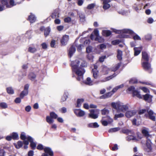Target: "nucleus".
Listing matches in <instances>:
<instances>
[{
  "instance_id": "obj_1",
  "label": "nucleus",
  "mask_w": 156,
  "mask_h": 156,
  "mask_svg": "<svg viewBox=\"0 0 156 156\" xmlns=\"http://www.w3.org/2000/svg\"><path fill=\"white\" fill-rule=\"evenodd\" d=\"M80 62L81 63V66L84 67L87 66V63L86 62L81 59L73 61L71 64L73 71L75 72L78 76L77 80L79 81H81L83 80L82 76L85 72L83 69L78 68V66L79 65V63Z\"/></svg>"
},
{
  "instance_id": "obj_2",
  "label": "nucleus",
  "mask_w": 156,
  "mask_h": 156,
  "mask_svg": "<svg viewBox=\"0 0 156 156\" xmlns=\"http://www.w3.org/2000/svg\"><path fill=\"white\" fill-rule=\"evenodd\" d=\"M111 105L112 108L117 110L119 112H125L129 109L128 104H124L120 101L112 102L111 104Z\"/></svg>"
},
{
  "instance_id": "obj_3",
  "label": "nucleus",
  "mask_w": 156,
  "mask_h": 156,
  "mask_svg": "<svg viewBox=\"0 0 156 156\" xmlns=\"http://www.w3.org/2000/svg\"><path fill=\"white\" fill-rule=\"evenodd\" d=\"M114 31L116 33L121 34L120 37L123 38H128L129 37V35H127L126 34H133L134 33L133 32L132 30L127 29H125L122 30L115 29Z\"/></svg>"
},
{
  "instance_id": "obj_4",
  "label": "nucleus",
  "mask_w": 156,
  "mask_h": 156,
  "mask_svg": "<svg viewBox=\"0 0 156 156\" xmlns=\"http://www.w3.org/2000/svg\"><path fill=\"white\" fill-rule=\"evenodd\" d=\"M93 33L95 35L96 37H93V34H92L90 35V38L92 40L98 41L100 43L104 42V39L99 36V31L97 29L94 30Z\"/></svg>"
},
{
  "instance_id": "obj_5",
  "label": "nucleus",
  "mask_w": 156,
  "mask_h": 156,
  "mask_svg": "<svg viewBox=\"0 0 156 156\" xmlns=\"http://www.w3.org/2000/svg\"><path fill=\"white\" fill-rule=\"evenodd\" d=\"M90 113L88 114V117L93 119H96L98 118L100 110L98 109H90Z\"/></svg>"
},
{
  "instance_id": "obj_6",
  "label": "nucleus",
  "mask_w": 156,
  "mask_h": 156,
  "mask_svg": "<svg viewBox=\"0 0 156 156\" xmlns=\"http://www.w3.org/2000/svg\"><path fill=\"white\" fill-rule=\"evenodd\" d=\"M101 121L103 125L106 126L108 123L112 122L113 120L109 116L103 117Z\"/></svg>"
},
{
  "instance_id": "obj_7",
  "label": "nucleus",
  "mask_w": 156,
  "mask_h": 156,
  "mask_svg": "<svg viewBox=\"0 0 156 156\" xmlns=\"http://www.w3.org/2000/svg\"><path fill=\"white\" fill-rule=\"evenodd\" d=\"M20 138L24 140L23 143L25 145H28L29 144V140H31V137L30 136H26L24 133H22L20 135Z\"/></svg>"
},
{
  "instance_id": "obj_8",
  "label": "nucleus",
  "mask_w": 156,
  "mask_h": 156,
  "mask_svg": "<svg viewBox=\"0 0 156 156\" xmlns=\"http://www.w3.org/2000/svg\"><path fill=\"white\" fill-rule=\"evenodd\" d=\"M142 66L144 69L147 71L151 72V65L147 62H144L142 63Z\"/></svg>"
},
{
  "instance_id": "obj_9",
  "label": "nucleus",
  "mask_w": 156,
  "mask_h": 156,
  "mask_svg": "<svg viewBox=\"0 0 156 156\" xmlns=\"http://www.w3.org/2000/svg\"><path fill=\"white\" fill-rule=\"evenodd\" d=\"M1 2L2 4L6 5V8H10L16 5L15 4L14 0H10L9 1V5L8 3L6 0H2Z\"/></svg>"
},
{
  "instance_id": "obj_10",
  "label": "nucleus",
  "mask_w": 156,
  "mask_h": 156,
  "mask_svg": "<svg viewBox=\"0 0 156 156\" xmlns=\"http://www.w3.org/2000/svg\"><path fill=\"white\" fill-rule=\"evenodd\" d=\"M73 112L77 117H82L85 115V112L80 109H74Z\"/></svg>"
},
{
  "instance_id": "obj_11",
  "label": "nucleus",
  "mask_w": 156,
  "mask_h": 156,
  "mask_svg": "<svg viewBox=\"0 0 156 156\" xmlns=\"http://www.w3.org/2000/svg\"><path fill=\"white\" fill-rule=\"evenodd\" d=\"M69 40V36L68 35H65L63 36L61 40V43L62 45H65L67 43Z\"/></svg>"
},
{
  "instance_id": "obj_12",
  "label": "nucleus",
  "mask_w": 156,
  "mask_h": 156,
  "mask_svg": "<svg viewBox=\"0 0 156 156\" xmlns=\"http://www.w3.org/2000/svg\"><path fill=\"white\" fill-rule=\"evenodd\" d=\"M148 115L145 114V115L146 117H149L150 119H151L153 121L155 120V117L153 115L154 114V112L152 111L151 110H148L147 111Z\"/></svg>"
},
{
  "instance_id": "obj_13",
  "label": "nucleus",
  "mask_w": 156,
  "mask_h": 156,
  "mask_svg": "<svg viewBox=\"0 0 156 156\" xmlns=\"http://www.w3.org/2000/svg\"><path fill=\"white\" fill-rule=\"evenodd\" d=\"M136 113V110H133L127 111L125 114L127 118H130L135 115Z\"/></svg>"
},
{
  "instance_id": "obj_14",
  "label": "nucleus",
  "mask_w": 156,
  "mask_h": 156,
  "mask_svg": "<svg viewBox=\"0 0 156 156\" xmlns=\"http://www.w3.org/2000/svg\"><path fill=\"white\" fill-rule=\"evenodd\" d=\"M149 57L147 53L145 52H142V60L148 62Z\"/></svg>"
},
{
  "instance_id": "obj_15",
  "label": "nucleus",
  "mask_w": 156,
  "mask_h": 156,
  "mask_svg": "<svg viewBox=\"0 0 156 156\" xmlns=\"http://www.w3.org/2000/svg\"><path fill=\"white\" fill-rule=\"evenodd\" d=\"M84 83L86 84L89 85H92L94 84L93 82L91 80V78L90 77H87L86 80L84 82Z\"/></svg>"
},
{
  "instance_id": "obj_16",
  "label": "nucleus",
  "mask_w": 156,
  "mask_h": 156,
  "mask_svg": "<svg viewBox=\"0 0 156 156\" xmlns=\"http://www.w3.org/2000/svg\"><path fill=\"white\" fill-rule=\"evenodd\" d=\"M75 51L76 49L73 46H72L70 48L69 51V55L70 57H71L72 56Z\"/></svg>"
},
{
  "instance_id": "obj_17",
  "label": "nucleus",
  "mask_w": 156,
  "mask_h": 156,
  "mask_svg": "<svg viewBox=\"0 0 156 156\" xmlns=\"http://www.w3.org/2000/svg\"><path fill=\"white\" fill-rule=\"evenodd\" d=\"M44 150L45 153L48 154L49 155H53V152L50 148L46 147L44 149Z\"/></svg>"
},
{
  "instance_id": "obj_18",
  "label": "nucleus",
  "mask_w": 156,
  "mask_h": 156,
  "mask_svg": "<svg viewBox=\"0 0 156 156\" xmlns=\"http://www.w3.org/2000/svg\"><path fill=\"white\" fill-rule=\"evenodd\" d=\"M144 99L145 101H147L148 102L151 101L152 96L148 94H147L143 96Z\"/></svg>"
},
{
  "instance_id": "obj_19",
  "label": "nucleus",
  "mask_w": 156,
  "mask_h": 156,
  "mask_svg": "<svg viewBox=\"0 0 156 156\" xmlns=\"http://www.w3.org/2000/svg\"><path fill=\"white\" fill-rule=\"evenodd\" d=\"M92 73L95 79L97 78L99 76V73L97 69H92Z\"/></svg>"
},
{
  "instance_id": "obj_20",
  "label": "nucleus",
  "mask_w": 156,
  "mask_h": 156,
  "mask_svg": "<svg viewBox=\"0 0 156 156\" xmlns=\"http://www.w3.org/2000/svg\"><path fill=\"white\" fill-rule=\"evenodd\" d=\"M28 19L31 23H33L36 20V17L34 15L32 14L29 16Z\"/></svg>"
},
{
  "instance_id": "obj_21",
  "label": "nucleus",
  "mask_w": 156,
  "mask_h": 156,
  "mask_svg": "<svg viewBox=\"0 0 156 156\" xmlns=\"http://www.w3.org/2000/svg\"><path fill=\"white\" fill-rule=\"evenodd\" d=\"M108 71H110V70L106 67L105 66L103 67L101 72L102 73V74L105 75L108 73Z\"/></svg>"
},
{
  "instance_id": "obj_22",
  "label": "nucleus",
  "mask_w": 156,
  "mask_h": 156,
  "mask_svg": "<svg viewBox=\"0 0 156 156\" xmlns=\"http://www.w3.org/2000/svg\"><path fill=\"white\" fill-rule=\"evenodd\" d=\"M149 129L146 128H144L142 129V132L143 134L145 136H148L149 135Z\"/></svg>"
},
{
  "instance_id": "obj_23",
  "label": "nucleus",
  "mask_w": 156,
  "mask_h": 156,
  "mask_svg": "<svg viewBox=\"0 0 156 156\" xmlns=\"http://www.w3.org/2000/svg\"><path fill=\"white\" fill-rule=\"evenodd\" d=\"M146 145L148 148L147 151L149 152L151 149V140L149 139H147V141Z\"/></svg>"
},
{
  "instance_id": "obj_24",
  "label": "nucleus",
  "mask_w": 156,
  "mask_h": 156,
  "mask_svg": "<svg viewBox=\"0 0 156 156\" xmlns=\"http://www.w3.org/2000/svg\"><path fill=\"white\" fill-rule=\"evenodd\" d=\"M117 58L119 60H121L122 58V51H121L118 49L117 51Z\"/></svg>"
},
{
  "instance_id": "obj_25",
  "label": "nucleus",
  "mask_w": 156,
  "mask_h": 156,
  "mask_svg": "<svg viewBox=\"0 0 156 156\" xmlns=\"http://www.w3.org/2000/svg\"><path fill=\"white\" fill-rule=\"evenodd\" d=\"M84 101V99H79L77 100V103L76 105V107L77 108H80L81 107L82 104Z\"/></svg>"
},
{
  "instance_id": "obj_26",
  "label": "nucleus",
  "mask_w": 156,
  "mask_h": 156,
  "mask_svg": "<svg viewBox=\"0 0 156 156\" xmlns=\"http://www.w3.org/2000/svg\"><path fill=\"white\" fill-rule=\"evenodd\" d=\"M14 144L17 149H19L22 147L23 143L22 141H19L17 144L14 143Z\"/></svg>"
},
{
  "instance_id": "obj_27",
  "label": "nucleus",
  "mask_w": 156,
  "mask_h": 156,
  "mask_svg": "<svg viewBox=\"0 0 156 156\" xmlns=\"http://www.w3.org/2000/svg\"><path fill=\"white\" fill-rule=\"evenodd\" d=\"M134 55L136 56L138 55L140 53L141 50V48L140 47L135 48H134Z\"/></svg>"
},
{
  "instance_id": "obj_28",
  "label": "nucleus",
  "mask_w": 156,
  "mask_h": 156,
  "mask_svg": "<svg viewBox=\"0 0 156 156\" xmlns=\"http://www.w3.org/2000/svg\"><path fill=\"white\" fill-rule=\"evenodd\" d=\"M102 35L105 36H108L111 34V32L108 30H103L102 31Z\"/></svg>"
},
{
  "instance_id": "obj_29",
  "label": "nucleus",
  "mask_w": 156,
  "mask_h": 156,
  "mask_svg": "<svg viewBox=\"0 0 156 156\" xmlns=\"http://www.w3.org/2000/svg\"><path fill=\"white\" fill-rule=\"evenodd\" d=\"M133 94V96H136L138 98H142L140 93L136 90L134 91Z\"/></svg>"
},
{
  "instance_id": "obj_30",
  "label": "nucleus",
  "mask_w": 156,
  "mask_h": 156,
  "mask_svg": "<svg viewBox=\"0 0 156 156\" xmlns=\"http://www.w3.org/2000/svg\"><path fill=\"white\" fill-rule=\"evenodd\" d=\"M46 122L49 124L52 123L54 121L53 118L49 116H48L46 117Z\"/></svg>"
},
{
  "instance_id": "obj_31",
  "label": "nucleus",
  "mask_w": 156,
  "mask_h": 156,
  "mask_svg": "<svg viewBox=\"0 0 156 156\" xmlns=\"http://www.w3.org/2000/svg\"><path fill=\"white\" fill-rule=\"evenodd\" d=\"M28 94V90H24L21 93L20 97L21 98H23L25 96H26Z\"/></svg>"
},
{
  "instance_id": "obj_32",
  "label": "nucleus",
  "mask_w": 156,
  "mask_h": 156,
  "mask_svg": "<svg viewBox=\"0 0 156 156\" xmlns=\"http://www.w3.org/2000/svg\"><path fill=\"white\" fill-rule=\"evenodd\" d=\"M101 112L102 115H107L109 113V110L106 108H105L101 110Z\"/></svg>"
},
{
  "instance_id": "obj_33",
  "label": "nucleus",
  "mask_w": 156,
  "mask_h": 156,
  "mask_svg": "<svg viewBox=\"0 0 156 156\" xmlns=\"http://www.w3.org/2000/svg\"><path fill=\"white\" fill-rule=\"evenodd\" d=\"M126 140L128 141H129L131 140H133L135 141H137L138 140L133 135H129L126 137Z\"/></svg>"
},
{
  "instance_id": "obj_34",
  "label": "nucleus",
  "mask_w": 156,
  "mask_h": 156,
  "mask_svg": "<svg viewBox=\"0 0 156 156\" xmlns=\"http://www.w3.org/2000/svg\"><path fill=\"white\" fill-rule=\"evenodd\" d=\"M51 31L50 28L49 27H48L45 29L44 35L46 36H48Z\"/></svg>"
},
{
  "instance_id": "obj_35",
  "label": "nucleus",
  "mask_w": 156,
  "mask_h": 156,
  "mask_svg": "<svg viewBox=\"0 0 156 156\" xmlns=\"http://www.w3.org/2000/svg\"><path fill=\"white\" fill-rule=\"evenodd\" d=\"M6 91L7 93L10 94H13L14 93V90L11 87L7 88Z\"/></svg>"
},
{
  "instance_id": "obj_36",
  "label": "nucleus",
  "mask_w": 156,
  "mask_h": 156,
  "mask_svg": "<svg viewBox=\"0 0 156 156\" xmlns=\"http://www.w3.org/2000/svg\"><path fill=\"white\" fill-rule=\"evenodd\" d=\"M12 138L14 140L18 139L19 136L17 133H13L11 134Z\"/></svg>"
},
{
  "instance_id": "obj_37",
  "label": "nucleus",
  "mask_w": 156,
  "mask_h": 156,
  "mask_svg": "<svg viewBox=\"0 0 156 156\" xmlns=\"http://www.w3.org/2000/svg\"><path fill=\"white\" fill-rule=\"evenodd\" d=\"M28 141H29L30 143V146L31 148L32 149L35 148L36 147V144L33 142V138L31 137V140H29Z\"/></svg>"
},
{
  "instance_id": "obj_38",
  "label": "nucleus",
  "mask_w": 156,
  "mask_h": 156,
  "mask_svg": "<svg viewBox=\"0 0 156 156\" xmlns=\"http://www.w3.org/2000/svg\"><path fill=\"white\" fill-rule=\"evenodd\" d=\"M124 114L122 113H120L119 114H116L115 115L114 119H116L118 118H121L124 117Z\"/></svg>"
},
{
  "instance_id": "obj_39",
  "label": "nucleus",
  "mask_w": 156,
  "mask_h": 156,
  "mask_svg": "<svg viewBox=\"0 0 156 156\" xmlns=\"http://www.w3.org/2000/svg\"><path fill=\"white\" fill-rule=\"evenodd\" d=\"M28 51L29 52L31 53H34L37 51V49L35 47H30L28 49Z\"/></svg>"
},
{
  "instance_id": "obj_40",
  "label": "nucleus",
  "mask_w": 156,
  "mask_h": 156,
  "mask_svg": "<svg viewBox=\"0 0 156 156\" xmlns=\"http://www.w3.org/2000/svg\"><path fill=\"white\" fill-rule=\"evenodd\" d=\"M35 75L33 73H31L29 76V78L32 80H33L36 78Z\"/></svg>"
},
{
  "instance_id": "obj_41",
  "label": "nucleus",
  "mask_w": 156,
  "mask_h": 156,
  "mask_svg": "<svg viewBox=\"0 0 156 156\" xmlns=\"http://www.w3.org/2000/svg\"><path fill=\"white\" fill-rule=\"evenodd\" d=\"M103 4V8L105 9H107L110 7V5L108 3H105V1Z\"/></svg>"
},
{
  "instance_id": "obj_42",
  "label": "nucleus",
  "mask_w": 156,
  "mask_h": 156,
  "mask_svg": "<svg viewBox=\"0 0 156 156\" xmlns=\"http://www.w3.org/2000/svg\"><path fill=\"white\" fill-rule=\"evenodd\" d=\"M129 82L130 83L133 84L138 83V81L136 78H132L130 80Z\"/></svg>"
},
{
  "instance_id": "obj_43",
  "label": "nucleus",
  "mask_w": 156,
  "mask_h": 156,
  "mask_svg": "<svg viewBox=\"0 0 156 156\" xmlns=\"http://www.w3.org/2000/svg\"><path fill=\"white\" fill-rule=\"evenodd\" d=\"M50 117L53 119H56L57 117V115L54 112H51L50 113Z\"/></svg>"
},
{
  "instance_id": "obj_44",
  "label": "nucleus",
  "mask_w": 156,
  "mask_h": 156,
  "mask_svg": "<svg viewBox=\"0 0 156 156\" xmlns=\"http://www.w3.org/2000/svg\"><path fill=\"white\" fill-rule=\"evenodd\" d=\"M0 107L3 108H7V105L6 103L5 102L1 103L0 104Z\"/></svg>"
},
{
  "instance_id": "obj_45",
  "label": "nucleus",
  "mask_w": 156,
  "mask_h": 156,
  "mask_svg": "<svg viewBox=\"0 0 156 156\" xmlns=\"http://www.w3.org/2000/svg\"><path fill=\"white\" fill-rule=\"evenodd\" d=\"M120 128L119 127H117L115 128H112V129H111L109 130V132H115L116 131H117L119 130H120Z\"/></svg>"
},
{
  "instance_id": "obj_46",
  "label": "nucleus",
  "mask_w": 156,
  "mask_h": 156,
  "mask_svg": "<svg viewBox=\"0 0 156 156\" xmlns=\"http://www.w3.org/2000/svg\"><path fill=\"white\" fill-rule=\"evenodd\" d=\"M95 5V3H92L90 4H89L87 6V9H91L93 8H94Z\"/></svg>"
},
{
  "instance_id": "obj_47",
  "label": "nucleus",
  "mask_w": 156,
  "mask_h": 156,
  "mask_svg": "<svg viewBox=\"0 0 156 156\" xmlns=\"http://www.w3.org/2000/svg\"><path fill=\"white\" fill-rule=\"evenodd\" d=\"M120 41L118 40H116L114 41H113L112 42V44L114 45H115L119 44Z\"/></svg>"
},
{
  "instance_id": "obj_48",
  "label": "nucleus",
  "mask_w": 156,
  "mask_h": 156,
  "mask_svg": "<svg viewBox=\"0 0 156 156\" xmlns=\"http://www.w3.org/2000/svg\"><path fill=\"white\" fill-rule=\"evenodd\" d=\"M56 43V41L54 40H52L51 42L50 43V45L51 47L52 48H55V44Z\"/></svg>"
},
{
  "instance_id": "obj_49",
  "label": "nucleus",
  "mask_w": 156,
  "mask_h": 156,
  "mask_svg": "<svg viewBox=\"0 0 156 156\" xmlns=\"http://www.w3.org/2000/svg\"><path fill=\"white\" fill-rule=\"evenodd\" d=\"M114 93L112 92V91L109 92L108 93H107L105 94L107 98H108L109 97H111Z\"/></svg>"
},
{
  "instance_id": "obj_50",
  "label": "nucleus",
  "mask_w": 156,
  "mask_h": 156,
  "mask_svg": "<svg viewBox=\"0 0 156 156\" xmlns=\"http://www.w3.org/2000/svg\"><path fill=\"white\" fill-rule=\"evenodd\" d=\"M41 46L43 49H45L47 48L48 44L44 42L41 44Z\"/></svg>"
},
{
  "instance_id": "obj_51",
  "label": "nucleus",
  "mask_w": 156,
  "mask_h": 156,
  "mask_svg": "<svg viewBox=\"0 0 156 156\" xmlns=\"http://www.w3.org/2000/svg\"><path fill=\"white\" fill-rule=\"evenodd\" d=\"M58 13L57 12H54L51 15L52 18L53 19H54L57 17H58Z\"/></svg>"
},
{
  "instance_id": "obj_52",
  "label": "nucleus",
  "mask_w": 156,
  "mask_h": 156,
  "mask_svg": "<svg viewBox=\"0 0 156 156\" xmlns=\"http://www.w3.org/2000/svg\"><path fill=\"white\" fill-rule=\"evenodd\" d=\"M92 50V47L90 46H89L86 48V51L87 53H89L91 52Z\"/></svg>"
},
{
  "instance_id": "obj_53",
  "label": "nucleus",
  "mask_w": 156,
  "mask_h": 156,
  "mask_svg": "<svg viewBox=\"0 0 156 156\" xmlns=\"http://www.w3.org/2000/svg\"><path fill=\"white\" fill-rule=\"evenodd\" d=\"M140 88L145 93H148L149 92V90L145 87H140Z\"/></svg>"
},
{
  "instance_id": "obj_54",
  "label": "nucleus",
  "mask_w": 156,
  "mask_h": 156,
  "mask_svg": "<svg viewBox=\"0 0 156 156\" xmlns=\"http://www.w3.org/2000/svg\"><path fill=\"white\" fill-rule=\"evenodd\" d=\"M64 28V27L63 26H58L57 27V29L59 31H61Z\"/></svg>"
},
{
  "instance_id": "obj_55",
  "label": "nucleus",
  "mask_w": 156,
  "mask_h": 156,
  "mask_svg": "<svg viewBox=\"0 0 156 156\" xmlns=\"http://www.w3.org/2000/svg\"><path fill=\"white\" fill-rule=\"evenodd\" d=\"M133 38L135 40H140V37L137 34H135L133 36Z\"/></svg>"
},
{
  "instance_id": "obj_56",
  "label": "nucleus",
  "mask_w": 156,
  "mask_h": 156,
  "mask_svg": "<svg viewBox=\"0 0 156 156\" xmlns=\"http://www.w3.org/2000/svg\"><path fill=\"white\" fill-rule=\"evenodd\" d=\"M64 21L66 23H69L71 21V19L70 17H67L64 19Z\"/></svg>"
},
{
  "instance_id": "obj_57",
  "label": "nucleus",
  "mask_w": 156,
  "mask_h": 156,
  "mask_svg": "<svg viewBox=\"0 0 156 156\" xmlns=\"http://www.w3.org/2000/svg\"><path fill=\"white\" fill-rule=\"evenodd\" d=\"M145 38L147 40H150L151 39V35L150 34H148L145 36Z\"/></svg>"
},
{
  "instance_id": "obj_58",
  "label": "nucleus",
  "mask_w": 156,
  "mask_h": 156,
  "mask_svg": "<svg viewBox=\"0 0 156 156\" xmlns=\"http://www.w3.org/2000/svg\"><path fill=\"white\" fill-rule=\"evenodd\" d=\"M37 149L39 150H42L44 149L43 146L41 144H39L37 147Z\"/></svg>"
},
{
  "instance_id": "obj_59",
  "label": "nucleus",
  "mask_w": 156,
  "mask_h": 156,
  "mask_svg": "<svg viewBox=\"0 0 156 156\" xmlns=\"http://www.w3.org/2000/svg\"><path fill=\"white\" fill-rule=\"evenodd\" d=\"M2 5H0V11H1L5 9L6 8L5 7V6L6 5L2 4Z\"/></svg>"
},
{
  "instance_id": "obj_60",
  "label": "nucleus",
  "mask_w": 156,
  "mask_h": 156,
  "mask_svg": "<svg viewBox=\"0 0 156 156\" xmlns=\"http://www.w3.org/2000/svg\"><path fill=\"white\" fill-rule=\"evenodd\" d=\"M128 90L129 91L132 92L133 93L134 91L135 90V88L133 86H131L129 87L128 88Z\"/></svg>"
},
{
  "instance_id": "obj_61",
  "label": "nucleus",
  "mask_w": 156,
  "mask_h": 156,
  "mask_svg": "<svg viewBox=\"0 0 156 156\" xmlns=\"http://www.w3.org/2000/svg\"><path fill=\"white\" fill-rule=\"evenodd\" d=\"M99 47L102 50L106 48V46L104 44H103L100 45Z\"/></svg>"
},
{
  "instance_id": "obj_62",
  "label": "nucleus",
  "mask_w": 156,
  "mask_h": 156,
  "mask_svg": "<svg viewBox=\"0 0 156 156\" xmlns=\"http://www.w3.org/2000/svg\"><path fill=\"white\" fill-rule=\"evenodd\" d=\"M106 58V56H104L100 57L99 58V61L101 62H103L104 59Z\"/></svg>"
},
{
  "instance_id": "obj_63",
  "label": "nucleus",
  "mask_w": 156,
  "mask_h": 156,
  "mask_svg": "<svg viewBox=\"0 0 156 156\" xmlns=\"http://www.w3.org/2000/svg\"><path fill=\"white\" fill-rule=\"evenodd\" d=\"M5 153V152L3 150L0 149V156H4Z\"/></svg>"
},
{
  "instance_id": "obj_64",
  "label": "nucleus",
  "mask_w": 156,
  "mask_h": 156,
  "mask_svg": "<svg viewBox=\"0 0 156 156\" xmlns=\"http://www.w3.org/2000/svg\"><path fill=\"white\" fill-rule=\"evenodd\" d=\"M21 100L20 98H16L15 100V102L16 103H19L21 102Z\"/></svg>"
}]
</instances>
